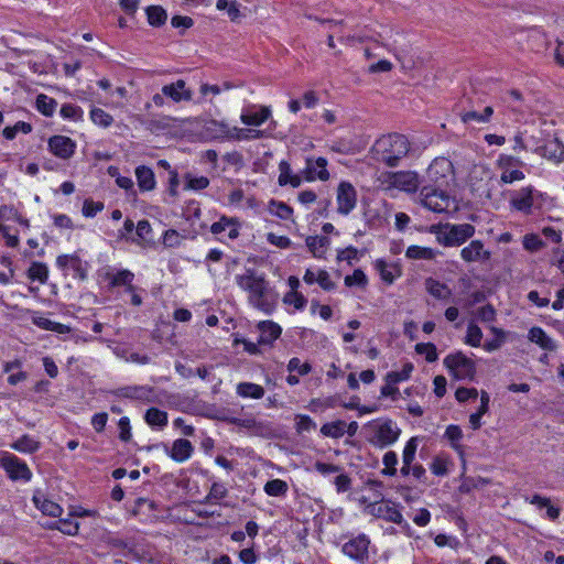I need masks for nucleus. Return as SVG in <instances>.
<instances>
[{
    "instance_id": "nucleus-1",
    "label": "nucleus",
    "mask_w": 564,
    "mask_h": 564,
    "mask_svg": "<svg viewBox=\"0 0 564 564\" xmlns=\"http://www.w3.org/2000/svg\"><path fill=\"white\" fill-rule=\"evenodd\" d=\"M409 151L410 142L405 135L400 133L382 135L371 148L372 158L390 167L398 166Z\"/></svg>"
},
{
    "instance_id": "nucleus-2",
    "label": "nucleus",
    "mask_w": 564,
    "mask_h": 564,
    "mask_svg": "<svg viewBox=\"0 0 564 564\" xmlns=\"http://www.w3.org/2000/svg\"><path fill=\"white\" fill-rule=\"evenodd\" d=\"M249 302L265 314H271L276 305L275 293L268 288L263 279L253 276L250 271Z\"/></svg>"
},
{
    "instance_id": "nucleus-3",
    "label": "nucleus",
    "mask_w": 564,
    "mask_h": 564,
    "mask_svg": "<svg viewBox=\"0 0 564 564\" xmlns=\"http://www.w3.org/2000/svg\"><path fill=\"white\" fill-rule=\"evenodd\" d=\"M275 129L271 109L267 106H249V140L269 137Z\"/></svg>"
},
{
    "instance_id": "nucleus-4",
    "label": "nucleus",
    "mask_w": 564,
    "mask_h": 564,
    "mask_svg": "<svg viewBox=\"0 0 564 564\" xmlns=\"http://www.w3.org/2000/svg\"><path fill=\"white\" fill-rule=\"evenodd\" d=\"M437 241L446 247L460 246L475 235V227L470 224H445L432 227Z\"/></svg>"
},
{
    "instance_id": "nucleus-5",
    "label": "nucleus",
    "mask_w": 564,
    "mask_h": 564,
    "mask_svg": "<svg viewBox=\"0 0 564 564\" xmlns=\"http://www.w3.org/2000/svg\"><path fill=\"white\" fill-rule=\"evenodd\" d=\"M443 364L457 380H474L475 378V362L460 351L446 356Z\"/></svg>"
},
{
    "instance_id": "nucleus-6",
    "label": "nucleus",
    "mask_w": 564,
    "mask_h": 564,
    "mask_svg": "<svg viewBox=\"0 0 564 564\" xmlns=\"http://www.w3.org/2000/svg\"><path fill=\"white\" fill-rule=\"evenodd\" d=\"M420 198L424 207L435 213L446 212L451 206V197L442 187L423 186Z\"/></svg>"
},
{
    "instance_id": "nucleus-7",
    "label": "nucleus",
    "mask_w": 564,
    "mask_h": 564,
    "mask_svg": "<svg viewBox=\"0 0 564 564\" xmlns=\"http://www.w3.org/2000/svg\"><path fill=\"white\" fill-rule=\"evenodd\" d=\"M454 170L452 162L443 156L436 158L430 164L426 171L427 180L434 187H444L448 185V180L453 177Z\"/></svg>"
},
{
    "instance_id": "nucleus-8",
    "label": "nucleus",
    "mask_w": 564,
    "mask_h": 564,
    "mask_svg": "<svg viewBox=\"0 0 564 564\" xmlns=\"http://www.w3.org/2000/svg\"><path fill=\"white\" fill-rule=\"evenodd\" d=\"M0 466L7 471L12 480L29 481L32 473L28 465L20 458L10 453H4L0 457Z\"/></svg>"
},
{
    "instance_id": "nucleus-9",
    "label": "nucleus",
    "mask_w": 564,
    "mask_h": 564,
    "mask_svg": "<svg viewBox=\"0 0 564 564\" xmlns=\"http://www.w3.org/2000/svg\"><path fill=\"white\" fill-rule=\"evenodd\" d=\"M259 330L258 343L249 341V355L259 352L258 345L271 346L281 335L282 328L272 321H262L257 325Z\"/></svg>"
},
{
    "instance_id": "nucleus-10",
    "label": "nucleus",
    "mask_w": 564,
    "mask_h": 564,
    "mask_svg": "<svg viewBox=\"0 0 564 564\" xmlns=\"http://www.w3.org/2000/svg\"><path fill=\"white\" fill-rule=\"evenodd\" d=\"M369 544L370 540L366 534H359L358 536L349 540L343 545V552L352 560L360 563H365L369 557Z\"/></svg>"
},
{
    "instance_id": "nucleus-11",
    "label": "nucleus",
    "mask_w": 564,
    "mask_h": 564,
    "mask_svg": "<svg viewBox=\"0 0 564 564\" xmlns=\"http://www.w3.org/2000/svg\"><path fill=\"white\" fill-rule=\"evenodd\" d=\"M401 434V430L392 420H386L378 424L375 430L373 443L379 447H387L395 443Z\"/></svg>"
},
{
    "instance_id": "nucleus-12",
    "label": "nucleus",
    "mask_w": 564,
    "mask_h": 564,
    "mask_svg": "<svg viewBox=\"0 0 564 564\" xmlns=\"http://www.w3.org/2000/svg\"><path fill=\"white\" fill-rule=\"evenodd\" d=\"M357 193L348 182H341L337 188V212L348 215L356 206Z\"/></svg>"
},
{
    "instance_id": "nucleus-13",
    "label": "nucleus",
    "mask_w": 564,
    "mask_h": 564,
    "mask_svg": "<svg viewBox=\"0 0 564 564\" xmlns=\"http://www.w3.org/2000/svg\"><path fill=\"white\" fill-rule=\"evenodd\" d=\"M48 150L57 158L62 160H68L73 156L76 143L68 137L65 135H53L47 142Z\"/></svg>"
},
{
    "instance_id": "nucleus-14",
    "label": "nucleus",
    "mask_w": 564,
    "mask_h": 564,
    "mask_svg": "<svg viewBox=\"0 0 564 564\" xmlns=\"http://www.w3.org/2000/svg\"><path fill=\"white\" fill-rule=\"evenodd\" d=\"M327 160L325 158H307L306 166L304 169L305 178L307 181H314L316 178L321 181H328L329 173L327 171Z\"/></svg>"
},
{
    "instance_id": "nucleus-15",
    "label": "nucleus",
    "mask_w": 564,
    "mask_h": 564,
    "mask_svg": "<svg viewBox=\"0 0 564 564\" xmlns=\"http://www.w3.org/2000/svg\"><path fill=\"white\" fill-rule=\"evenodd\" d=\"M370 511L373 516L378 518H382L387 521L402 524L403 523V517L399 509L397 508L395 503L391 501H383L381 503H375L370 506Z\"/></svg>"
},
{
    "instance_id": "nucleus-16",
    "label": "nucleus",
    "mask_w": 564,
    "mask_h": 564,
    "mask_svg": "<svg viewBox=\"0 0 564 564\" xmlns=\"http://www.w3.org/2000/svg\"><path fill=\"white\" fill-rule=\"evenodd\" d=\"M460 257L466 262H484L490 259L491 253L480 240H473L460 250Z\"/></svg>"
},
{
    "instance_id": "nucleus-17",
    "label": "nucleus",
    "mask_w": 564,
    "mask_h": 564,
    "mask_svg": "<svg viewBox=\"0 0 564 564\" xmlns=\"http://www.w3.org/2000/svg\"><path fill=\"white\" fill-rule=\"evenodd\" d=\"M390 184L405 192H415L420 182L414 172H395L390 175Z\"/></svg>"
},
{
    "instance_id": "nucleus-18",
    "label": "nucleus",
    "mask_w": 564,
    "mask_h": 564,
    "mask_svg": "<svg viewBox=\"0 0 564 564\" xmlns=\"http://www.w3.org/2000/svg\"><path fill=\"white\" fill-rule=\"evenodd\" d=\"M162 94L171 98L174 102L182 100L191 101L193 98L192 90L186 88V83L183 79H178L170 85H164L162 87Z\"/></svg>"
},
{
    "instance_id": "nucleus-19",
    "label": "nucleus",
    "mask_w": 564,
    "mask_h": 564,
    "mask_svg": "<svg viewBox=\"0 0 564 564\" xmlns=\"http://www.w3.org/2000/svg\"><path fill=\"white\" fill-rule=\"evenodd\" d=\"M171 458L175 462L182 463L188 459L194 451L192 443L185 438H178L174 441L172 448L165 446Z\"/></svg>"
},
{
    "instance_id": "nucleus-20",
    "label": "nucleus",
    "mask_w": 564,
    "mask_h": 564,
    "mask_svg": "<svg viewBox=\"0 0 564 564\" xmlns=\"http://www.w3.org/2000/svg\"><path fill=\"white\" fill-rule=\"evenodd\" d=\"M538 152L543 158L555 162L564 160V145L557 139L547 141L544 145L538 149Z\"/></svg>"
},
{
    "instance_id": "nucleus-21",
    "label": "nucleus",
    "mask_w": 564,
    "mask_h": 564,
    "mask_svg": "<svg viewBox=\"0 0 564 564\" xmlns=\"http://www.w3.org/2000/svg\"><path fill=\"white\" fill-rule=\"evenodd\" d=\"M511 205L517 210L529 214L533 205L532 189L523 187L518 191L511 198Z\"/></svg>"
},
{
    "instance_id": "nucleus-22",
    "label": "nucleus",
    "mask_w": 564,
    "mask_h": 564,
    "mask_svg": "<svg viewBox=\"0 0 564 564\" xmlns=\"http://www.w3.org/2000/svg\"><path fill=\"white\" fill-rule=\"evenodd\" d=\"M214 235H220L228 231V238L236 239L239 235L238 224L235 218L223 216L218 221L214 223L210 227Z\"/></svg>"
},
{
    "instance_id": "nucleus-23",
    "label": "nucleus",
    "mask_w": 564,
    "mask_h": 564,
    "mask_svg": "<svg viewBox=\"0 0 564 564\" xmlns=\"http://www.w3.org/2000/svg\"><path fill=\"white\" fill-rule=\"evenodd\" d=\"M528 338L530 341L536 344L544 350L553 351L556 349V344L554 340L547 336V334L541 327H532L529 330Z\"/></svg>"
},
{
    "instance_id": "nucleus-24",
    "label": "nucleus",
    "mask_w": 564,
    "mask_h": 564,
    "mask_svg": "<svg viewBox=\"0 0 564 564\" xmlns=\"http://www.w3.org/2000/svg\"><path fill=\"white\" fill-rule=\"evenodd\" d=\"M33 502L37 509L42 511L43 514L48 517H59L63 512V509L56 502L45 498L44 496L34 495Z\"/></svg>"
},
{
    "instance_id": "nucleus-25",
    "label": "nucleus",
    "mask_w": 564,
    "mask_h": 564,
    "mask_svg": "<svg viewBox=\"0 0 564 564\" xmlns=\"http://www.w3.org/2000/svg\"><path fill=\"white\" fill-rule=\"evenodd\" d=\"M494 115V108L491 106H487L484 108L481 112L476 110H467L460 112V119L464 123H470L475 121L477 123H488L490 122Z\"/></svg>"
},
{
    "instance_id": "nucleus-26",
    "label": "nucleus",
    "mask_w": 564,
    "mask_h": 564,
    "mask_svg": "<svg viewBox=\"0 0 564 564\" xmlns=\"http://www.w3.org/2000/svg\"><path fill=\"white\" fill-rule=\"evenodd\" d=\"M279 178L278 183L280 186L290 184L292 187H299L302 180L299 175L292 174L290 164L286 161H281L279 164Z\"/></svg>"
},
{
    "instance_id": "nucleus-27",
    "label": "nucleus",
    "mask_w": 564,
    "mask_h": 564,
    "mask_svg": "<svg viewBox=\"0 0 564 564\" xmlns=\"http://www.w3.org/2000/svg\"><path fill=\"white\" fill-rule=\"evenodd\" d=\"M138 186L141 191H152L155 187V178L153 171L144 165L135 169Z\"/></svg>"
},
{
    "instance_id": "nucleus-28",
    "label": "nucleus",
    "mask_w": 564,
    "mask_h": 564,
    "mask_svg": "<svg viewBox=\"0 0 564 564\" xmlns=\"http://www.w3.org/2000/svg\"><path fill=\"white\" fill-rule=\"evenodd\" d=\"M375 267L379 272L381 279L388 284H392L395 276H399L401 274V271L397 265L388 264L386 261L381 259L376 261Z\"/></svg>"
},
{
    "instance_id": "nucleus-29",
    "label": "nucleus",
    "mask_w": 564,
    "mask_h": 564,
    "mask_svg": "<svg viewBox=\"0 0 564 564\" xmlns=\"http://www.w3.org/2000/svg\"><path fill=\"white\" fill-rule=\"evenodd\" d=\"M134 274L129 270H120L117 273L109 275L111 286L124 285L127 292H133L134 286L132 285Z\"/></svg>"
},
{
    "instance_id": "nucleus-30",
    "label": "nucleus",
    "mask_w": 564,
    "mask_h": 564,
    "mask_svg": "<svg viewBox=\"0 0 564 564\" xmlns=\"http://www.w3.org/2000/svg\"><path fill=\"white\" fill-rule=\"evenodd\" d=\"M425 286L427 292L436 299H447L452 292L446 284L441 283L432 278L426 279Z\"/></svg>"
},
{
    "instance_id": "nucleus-31",
    "label": "nucleus",
    "mask_w": 564,
    "mask_h": 564,
    "mask_svg": "<svg viewBox=\"0 0 564 564\" xmlns=\"http://www.w3.org/2000/svg\"><path fill=\"white\" fill-rule=\"evenodd\" d=\"M144 420L149 425L162 429L167 424V413L158 408H150L145 412Z\"/></svg>"
},
{
    "instance_id": "nucleus-32",
    "label": "nucleus",
    "mask_w": 564,
    "mask_h": 564,
    "mask_svg": "<svg viewBox=\"0 0 564 564\" xmlns=\"http://www.w3.org/2000/svg\"><path fill=\"white\" fill-rule=\"evenodd\" d=\"M11 447L21 453L32 454L40 448V443L29 435H23Z\"/></svg>"
},
{
    "instance_id": "nucleus-33",
    "label": "nucleus",
    "mask_w": 564,
    "mask_h": 564,
    "mask_svg": "<svg viewBox=\"0 0 564 564\" xmlns=\"http://www.w3.org/2000/svg\"><path fill=\"white\" fill-rule=\"evenodd\" d=\"M438 253L437 250L427 247L410 246L406 249L405 256L410 259H424L432 260Z\"/></svg>"
},
{
    "instance_id": "nucleus-34",
    "label": "nucleus",
    "mask_w": 564,
    "mask_h": 564,
    "mask_svg": "<svg viewBox=\"0 0 564 564\" xmlns=\"http://www.w3.org/2000/svg\"><path fill=\"white\" fill-rule=\"evenodd\" d=\"M345 432H346V422L340 421V420L335 421V422L325 423L321 427V433L324 436L333 437V438L341 437L345 434Z\"/></svg>"
},
{
    "instance_id": "nucleus-35",
    "label": "nucleus",
    "mask_w": 564,
    "mask_h": 564,
    "mask_svg": "<svg viewBox=\"0 0 564 564\" xmlns=\"http://www.w3.org/2000/svg\"><path fill=\"white\" fill-rule=\"evenodd\" d=\"M148 22L152 26H161L167 19L166 11L161 6H150L147 8Z\"/></svg>"
},
{
    "instance_id": "nucleus-36",
    "label": "nucleus",
    "mask_w": 564,
    "mask_h": 564,
    "mask_svg": "<svg viewBox=\"0 0 564 564\" xmlns=\"http://www.w3.org/2000/svg\"><path fill=\"white\" fill-rule=\"evenodd\" d=\"M56 106V100L44 94H40L36 97V109L46 117H51L54 113Z\"/></svg>"
},
{
    "instance_id": "nucleus-37",
    "label": "nucleus",
    "mask_w": 564,
    "mask_h": 564,
    "mask_svg": "<svg viewBox=\"0 0 564 564\" xmlns=\"http://www.w3.org/2000/svg\"><path fill=\"white\" fill-rule=\"evenodd\" d=\"M270 214L278 216L281 219H289L293 214V209L283 202L270 200L268 204Z\"/></svg>"
},
{
    "instance_id": "nucleus-38",
    "label": "nucleus",
    "mask_w": 564,
    "mask_h": 564,
    "mask_svg": "<svg viewBox=\"0 0 564 564\" xmlns=\"http://www.w3.org/2000/svg\"><path fill=\"white\" fill-rule=\"evenodd\" d=\"M328 242H329L328 238H326V237L310 236L306 238V246L315 257L323 256L324 249L326 248Z\"/></svg>"
},
{
    "instance_id": "nucleus-39",
    "label": "nucleus",
    "mask_w": 564,
    "mask_h": 564,
    "mask_svg": "<svg viewBox=\"0 0 564 564\" xmlns=\"http://www.w3.org/2000/svg\"><path fill=\"white\" fill-rule=\"evenodd\" d=\"M90 119L95 124L101 128H108L113 122L111 115L106 112L104 109L96 107L90 110Z\"/></svg>"
},
{
    "instance_id": "nucleus-40",
    "label": "nucleus",
    "mask_w": 564,
    "mask_h": 564,
    "mask_svg": "<svg viewBox=\"0 0 564 564\" xmlns=\"http://www.w3.org/2000/svg\"><path fill=\"white\" fill-rule=\"evenodd\" d=\"M28 276L33 281L37 280L41 283H45L48 278L46 264L42 262H33L28 270Z\"/></svg>"
},
{
    "instance_id": "nucleus-41",
    "label": "nucleus",
    "mask_w": 564,
    "mask_h": 564,
    "mask_svg": "<svg viewBox=\"0 0 564 564\" xmlns=\"http://www.w3.org/2000/svg\"><path fill=\"white\" fill-rule=\"evenodd\" d=\"M227 495V489L218 482H214L208 495L204 498V500L196 502L197 506L214 503V501L223 499Z\"/></svg>"
},
{
    "instance_id": "nucleus-42",
    "label": "nucleus",
    "mask_w": 564,
    "mask_h": 564,
    "mask_svg": "<svg viewBox=\"0 0 564 564\" xmlns=\"http://www.w3.org/2000/svg\"><path fill=\"white\" fill-rule=\"evenodd\" d=\"M264 491L272 497L284 496L288 491V484L281 479H272L265 484Z\"/></svg>"
},
{
    "instance_id": "nucleus-43",
    "label": "nucleus",
    "mask_w": 564,
    "mask_h": 564,
    "mask_svg": "<svg viewBox=\"0 0 564 564\" xmlns=\"http://www.w3.org/2000/svg\"><path fill=\"white\" fill-rule=\"evenodd\" d=\"M445 437L451 442L452 447L456 451H460L462 446L458 443L463 437V431L458 425H448L445 431Z\"/></svg>"
},
{
    "instance_id": "nucleus-44",
    "label": "nucleus",
    "mask_w": 564,
    "mask_h": 564,
    "mask_svg": "<svg viewBox=\"0 0 564 564\" xmlns=\"http://www.w3.org/2000/svg\"><path fill=\"white\" fill-rule=\"evenodd\" d=\"M382 463L384 465L383 475L394 476L397 474L398 456L394 452H387L383 455Z\"/></svg>"
},
{
    "instance_id": "nucleus-45",
    "label": "nucleus",
    "mask_w": 564,
    "mask_h": 564,
    "mask_svg": "<svg viewBox=\"0 0 564 564\" xmlns=\"http://www.w3.org/2000/svg\"><path fill=\"white\" fill-rule=\"evenodd\" d=\"M416 448H417V438L416 437H411L406 442V444L404 446V449H403V454H402V463L404 465H413V460L415 458Z\"/></svg>"
},
{
    "instance_id": "nucleus-46",
    "label": "nucleus",
    "mask_w": 564,
    "mask_h": 564,
    "mask_svg": "<svg viewBox=\"0 0 564 564\" xmlns=\"http://www.w3.org/2000/svg\"><path fill=\"white\" fill-rule=\"evenodd\" d=\"M415 350L420 355H425V359L429 362L437 360L436 347L432 343H421L415 346Z\"/></svg>"
},
{
    "instance_id": "nucleus-47",
    "label": "nucleus",
    "mask_w": 564,
    "mask_h": 564,
    "mask_svg": "<svg viewBox=\"0 0 564 564\" xmlns=\"http://www.w3.org/2000/svg\"><path fill=\"white\" fill-rule=\"evenodd\" d=\"M481 338V329L477 325L470 323L467 327L466 343L473 347H478L480 345Z\"/></svg>"
},
{
    "instance_id": "nucleus-48",
    "label": "nucleus",
    "mask_w": 564,
    "mask_h": 564,
    "mask_svg": "<svg viewBox=\"0 0 564 564\" xmlns=\"http://www.w3.org/2000/svg\"><path fill=\"white\" fill-rule=\"evenodd\" d=\"M61 116L65 119L70 120H80L83 117V110L80 107L72 105V104H64L61 108Z\"/></svg>"
},
{
    "instance_id": "nucleus-49",
    "label": "nucleus",
    "mask_w": 564,
    "mask_h": 564,
    "mask_svg": "<svg viewBox=\"0 0 564 564\" xmlns=\"http://www.w3.org/2000/svg\"><path fill=\"white\" fill-rule=\"evenodd\" d=\"M412 370L413 366L411 364H406L401 371H391L387 373L386 381L400 382L406 380Z\"/></svg>"
},
{
    "instance_id": "nucleus-50",
    "label": "nucleus",
    "mask_w": 564,
    "mask_h": 564,
    "mask_svg": "<svg viewBox=\"0 0 564 564\" xmlns=\"http://www.w3.org/2000/svg\"><path fill=\"white\" fill-rule=\"evenodd\" d=\"M288 370L290 372L296 371L299 375L304 376L312 370V367L308 362H301L299 358L294 357L290 359Z\"/></svg>"
},
{
    "instance_id": "nucleus-51",
    "label": "nucleus",
    "mask_w": 564,
    "mask_h": 564,
    "mask_svg": "<svg viewBox=\"0 0 564 564\" xmlns=\"http://www.w3.org/2000/svg\"><path fill=\"white\" fill-rule=\"evenodd\" d=\"M209 185V180L205 176L194 177L189 174L186 175V186L187 189H204Z\"/></svg>"
},
{
    "instance_id": "nucleus-52",
    "label": "nucleus",
    "mask_w": 564,
    "mask_h": 564,
    "mask_svg": "<svg viewBox=\"0 0 564 564\" xmlns=\"http://www.w3.org/2000/svg\"><path fill=\"white\" fill-rule=\"evenodd\" d=\"M284 302L294 305V307L297 310H303L307 303V300L304 297L303 294L299 293L297 291H294L289 292L284 296Z\"/></svg>"
},
{
    "instance_id": "nucleus-53",
    "label": "nucleus",
    "mask_w": 564,
    "mask_h": 564,
    "mask_svg": "<svg viewBox=\"0 0 564 564\" xmlns=\"http://www.w3.org/2000/svg\"><path fill=\"white\" fill-rule=\"evenodd\" d=\"M345 284L347 286L359 285L365 286L367 284V276L362 270L356 269L351 275L345 278Z\"/></svg>"
},
{
    "instance_id": "nucleus-54",
    "label": "nucleus",
    "mask_w": 564,
    "mask_h": 564,
    "mask_svg": "<svg viewBox=\"0 0 564 564\" xmlns=\"http://www.w3.org/2000/svg\"><path fill=\"white\" fill-rule=\"evenodd\" d=\"M295 421H296V431L299 433L308 432L316 427L315 422L308 415L299 414V415H296Z\"/></svg>"
},
{
    "instance_id": "nucleus-55",
    "label": "nucleus",
    "mask_w": 564,
    "mask_h": 564,
    "mask_svg": "<svg viewBox=\"0 0 564 564\" xmlns=\"http://www.w3.org/2000/svg\"><path fill=\"white\" fill-rule=\"evenodd\" d=\"M104 209V203L85 199L83 205V215L85 217H94L98 212Z\"/></svg>"
},
{
    "instance_id": "nucleus-56",
    "label": "nucleus",
    "mask_w": 564,
    "mask_h": 564,
    "mask_svg": "<svg viewBox=\"0 0 564 564\" xmlns=\"http://www.w3.org/2000/svg\"><path fill=\"white\" fill-rule=\"evenodd\" d=\"M143 387H124L119 389L116 393L119 397L128 399H141L143 397Z\"/></svg>"
},
{
    "instance_id": "nucleus-57",
    "label": "nucleus",
    "mask_w": 564,
    "mask_h": 564,
    "mask_svg": "<svg viewBox=\"0 0 564 564\" xmlns=\"http://www.w3.org/2000/svg\"><path fill=\"white\" fill-rule=\"evenodd\" d=\"M523 247L528 251H538L543 247V241L536 235H525L523 238Z\"/></svg>"
},
{
    "instance_id": "nucleus-58",
    "label": "nucleus",
    "mask_w": 564,
    "mask_h": 564,
    "mask_svg": "<svg viewBox=\"0 0 564 564\" xmlns=\"http://www.w3.org/2000/svg\"><path fill=\"white\" fill-rule=\"evenodd\" d=\"M478 397V391L475 388H464L460 387L455 392V398L458 402H466L469 399H476Z\"/></svg>"
},
{
    "instance_id": "nucleus-59",
    "label": "nucleus",
    "mask_w": 564,
    "mask_h": 564,
    "mask_svg": "<svg viewBox=\"0 0 564 564\" xmlns=\"http://www.w3.org/2000/svg\"><path fill=\"white\" fill-rule=\"evenodd\" d=\"M477 317L481 322H494L496 318V310L491 304H487L485 306H481L477 311Z\"/></svg>"
},
{
    "instance_id": "nucleus-60",
    "label": "nucleus",
    "mask_w": 564,
    "mask_h": 564,
    "mask_svg": "<svg viewBox=\"0 0 564 564\" xmlns=\"http://www.w3.org/2000/svg\"><path fill=\"white\" fill-rule=\"evenodd\" d=\"M430 468L436 476H445L448 473L447 462L442 457H435Z\"/></svg>"
},
{
    "instance_id": "nucleus-61",
    "label": "nucleus",
    "mask_w": 564,
    "mask_h": 564,
    "mask_svg": "<svg viewBox=\"0 0 564 564\" xmlns=\"http://www.w3.org/2000/svg\"><path fill=\"white\" fill-rule=\"evenodd\" d=\"M58 522H59L58 531H61L62 533L67 534V535H76L78 533L79 527H78L77 522H73L69 519H62Z\"/></svg>"
},
{
    "instance_id": "nucleus-62",
    "label": "nucleus",
    "mask_w": 564,
    "mask_h": 564,
    "mask_svg": "<svg viewBox=\"0 0 564 564\" xmlns=\"http://www.w3.org/2000/svg\"><path fill=\"white\" fill-rule=\"evenodd\" d=\"M118 426L120 430L119 437L123 442H128L131 438V426L130 421L127 416H123L119 420Z\"/></svg>"
},
{
    "instance_id": "nucleus-63",
    "label": "nucleus",
    "mask_w": 564,
    "mask_h": 564,
    "mask_svg": "<svg viewBox=\"0 0 564 564\" xmlns=\"http://www.w3.org/2000/svg\"><path fill=\"white\" fill-rule=\"evenodd\" d=\"M522 164V162L520 161V159L518 158H514L512 155H500L499 160H498V165L500 169L502 170H509V167H517V166H520Z\"/></svg>"
},
{
    "instance_id": "nucleus-64",
    "label": "nucleus",
    "mask_w": 564,
    "mask_h": 564,
    "mask_svg": "<svg viewBox=\"0 0 564 564\" xmlns=\"http://www.w3.org/2000/svg\"><path fill=\"white\" fill-rule=\"evenodd\" d=\"M151 231H152L151 225L145 219L140 220L135 226V232H137L138 237L143 241L149 240V236H150Z\"/></svg>"
}]
</instances>
